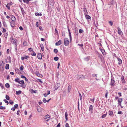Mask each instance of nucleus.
I'll use <instances>...</instances> for the list:
<instances>
[{
    "mask_svg": "<svg viewBox=\"0 0 127 127\" xmlns=\"http://www.w3.org/2000/svg\"><path fill=\"white\" fill-rule=\"evenodd\" d=\"M2 29H3V30L2 31V32H5L6 31V30L5 29L3 28H2Z\"/></svg>",
    "mask_w": 127,
    "mask_h": 127,
    "instance_id": "nucleus-57",
    "label": "nucleus"
},
{
    "mask_svg": "<svg viewBox=\"0 0 127 127\" xmlns=\"http://www.w3.org/2000/svg\"><path fill=\"white\" fill-rule=\"evenodd\" d=\"M3 25L4 26H5V27H7V25L6 24V22H5V21L3 22Z\"/></svg>",
    "mask_w": 127,
    "mask_h": 127,
    "instance_id": "nucleus-38",
    "label": "nucleus"
},
{
    "mask_svg": "<svg viewBox=\"0 0 127 127\" xmlns=\"http://www.w3.org/2000/svg\"><path fill=\"white\" fill-rule=\"evenodd\" d=\"M62 44V40H60L58 42H57L55 43V45L56 46H59Z\"/></svg>",
    "mask_w": 127,
    "mask_h": 127,
    "instance_id": "nucleus-6",
    "label": "nucleus"
},
{
    "mask_svg": "<svg viewBox=\"0 0 127 127\" xmlns=\"http://www.w3.org/2000/svg\"><path fill=\"white\" fill-rule=\"evenodd\" d=\"M37 58L39 59H42L41 54L40 53H39L37 55Z\"/></svg>",
    "mask_w": 127,
    "mask_h": 127,
    "instance_id": "nucleus-10",
    "label": "nucleus"
},
{
    "mask_svg": "<svg viewBox=\"0 0 127 127\" xmlns=\"http://www.w3.org/2000/svg\"><path fill=\"white\" fill-rule=\"evenodd\" d=\"M43 101L44 103H45L47 102V100L45 98H44L43 100Z\"/></svg>",
    "mask_w": 127,
    "mask_h": 127,
    "instance_id": "nucleus-44",
    "label": "nucleus"
},
{
    "mask_svg": "<svg viewBox=\"0 0 127 127\" xmlns=\"http://www.w3.org/2000/svg\"><path fill=\"white\" fill-rule=\"evenodd\" d=\"M10 5H9V4H8V3L7 4L6 6V7L9 10H10Z\"/></svg>",
    "mask_w": 127,
    "mask_h": 127,
    "instance_id": "nucleus-30",
    "label": "nucleus"
},
{
    "mask_svg": "<svg viewBox=\"0 0 127 127\" xmlns=\"http://www.w3.org/2000/svg\"><path fill=\"white\" fill-rule=\"evenodd\" d=\"M108 91H107L106 92V93L105 95V96L106 98H107V95H108Z\"/></svg>",
    "mask_w": 127,
    "mask_h": 127,
    "instance_id": "nucleus-42",
    "label": "nucleus"
},
{
    "mask_svg": "<svg viewBox=\"0 0 127 127\" xmlns=\"http://www.w3.org/2000/svg\"><path fill=\"white\" fill-rule=\"evenodd\" d=\"M19 28L20 29V30H23L22 27L21 26H20V27H19Z\"/></svg>",
    "mask_w": 127,
    "mask_h": 127,
    "instance_id": "nucleus-62",
    "label": "nucleus"
},
{
    "mask_svg": "<svg viewBox=\"0 0 127 127\" xmlns=\"http://www.w3.org/2000/svg\"><path fill=\"white\" fill-rule=\"evenodd\" d=\"M85 15L86 18L87 19H91V17L89 15H86V14Z\"/></svg>",
    "mask_w": 127,
    "mask_h": 127,
    "instance_id": "nucleus-17",
    "label": "nucleus"
},
{
    "mask_svg": "<svg viewBox=\"0 0 127 127\" xmlns=\"http://www.w3.org/2000/svg\"><path fill=\"white\" fill-rule=\"evenodd\" d=\"M16 19L14 16L13 15L11 16V20L13 21H14L16 20Z\"/></svg>",
    "mask_w": 127,
    "mask_h": 127,
    "instance_id": "nucleus-13",
    "label": "nucleus"
},
{
    "mask_svg": "<svg viewBox=\"0 0 127 127\" xmlns=\"http://www.w3.org/2000/svg\"><path fill=\"white\" fill-rule=\"evenodd\" d=\"M18 106V105L17 104H16L14 105V107L15 109Z\"/></svg>",
    "mask_w": 127,
    "mask_h": 127,
    "instance_id": "nucleus-49",
    "label": "nucleus"
},
{
    "mask_svg": "<svg viewBox=\"0 0 127 127\" xmlns=\"http://www.w3.org/2000/svg\"><path fill=\"white\" fill-rule=\"evenodd\" d=\"M60 127V124L59 123L57 125V127Z\"/></svg>",
    "mask_w": 127,
    "mask_h": 127,
    "instance_id": "nucleus-59",
    "label": "nucleus"
},
{
    "mask_svg": "<svg viewBox=\"0 0 127 127\" xmlns=\"http://www.w3.org/2000/svg\"><path fill=\"white\" fill-rule=\"evenodd\" d=\"M5 86L7 88H8L10 87L8 83H7L5 84Z\"/></svg>",
    "mask_w": 127,
    "mask_h": 127,
    "instance_id": "nucleus-29",
    "label": "nucleus"
},
{
    "mask_svg": "<svg viewBox=\"0 0 127 127\" xmlns=\"http://www.w3.org/2000/svg\"><path fill=\"white\" fill-rule=\"evenodd\" d=\"M123 101V99L122 98H119L118 100V105L121 106V102Z\"/></svg>",
    "mask_w": 127,
    "mask_h": 127,
    "instance_id": "nucleus-5",
    "label": "nucleus"
},
{
    "mask_svg": "<svg viewBox=\"0 0 127 127\" xmlns=\"http://www.w3.org/2000/svg\"><path fill=\"white\" fill-rule=\"evenodd\" d=\"M59 59V58L58 57H55L54 58V59L55 61H57Z\"/></svg>",
    "mask_w": 127,
    "mask_h": 127,
    "instance_id": "nucleus-35",
    "label": "nucleus"
},
{
    "mask_svg": "<svg viewBox=\"0 0 127 127\" xmlns=\"http://www.w3.org/2000/svg\"><path fill=\"white\" fill-rule=\"evenodd\" d=\"M40 47L41 48V50L43 51L44 50V48L43 44H41L40 45Z\"/></svg>",
    "mask_w": 127,
    "mask_h": 127,
    "instance_id": "nucleus-23",
    "label": "nucleus"
},
{
    "mask_svg": "<svg viewBox=\"0 0 127 127\" xmlns=\"http://www.w3.org/2000/svg\"><path fill=\"white\" fill-rule=\"evenodd\" d=\"M5 98L7 100H9L10 99L9 97L7 95H6Z\"/></svg>",
    "mask_w": 127,
    "mask_h": 127,
    "instance_id": "nucleus-32",
    "label": "nucleus"
},
{
    "mask_svg": "<svg viewBox=\"0 0 127 127\" xmlns=\"http://www.w3.org/2000/svg\"><path fill=\"white\" fill-rule=\"evenodd\" d=\"M23 68L24 67L22 65H21L20 67V70L21 71H22Z\"/></svg>",
    "mask_w": 127,
    "mask_h": 127,
    "instance_id": "nucleus-40",
    "label": "nucleus"
},
{
    "mask_svg": "<svg viewBox=\"0 0 127 127\" xmlns=\"http://www.w3.org/2000/svg\"><path fill=\"white\" fill-rule=\"evenodd\" d=\"M3 101L5 102L7 104V105H8V101L6 100L5 99H4L3 100Z\"/></svg>",
    "mask_w": 127,
    "mask_h": 127,
    "instance_id": "nucleus-43",
    "label": "nucleus"
},
{
    "mask_svg": "<svg viewBox=\"0 0 127 127\" xmlns=\"http://www.w3.org/2000/svg\"><path fill=\"white\" fill-rule=\"evenodd\" d=\"M10 24L11 25V26L12 27H13L15 26V25L14 23L13 22H11L10 23Z\"/></svg>",
    "mask_w": 127,
    "mask_h": 127,
    "instance_id": "nucleus-14",
    "label": "nucleus"
},
{
    "mask_svg": "<svg viewBox=\"0 0 127 127\" xmlns=\"http://www.w3.org/2000/svg\"><path fill=\"white\" fill-rule=\"evenodd\" d=\"M101 52L103 55H104L105 54V51L104 49H101L100 50Z\"/></svg>",
    "mask_w": 127,
    "mask_h": 127,
    "instance_id": "nucleus-31",
    "label": "nucleus"
},
{
    "mask_svg": "<svg viewBox=\"0 0 127 127\" xmlns=\"http://www.w3.org/2000/svg\"><path fill=\"white\" fill-rule=\"evenodd\" d=\"M97 74H93L92 75V76L93 77H97Z\"/></svg>",
    "mask_w": 127,
    "mask_h": 127,
    "instance_id": "nucleus-46",
    "label": "nucleus"
},
{
    "mask_svg": "<svg viewBox=\"0 0 127 127\" xmlns=\"http://www.w3.org/2000/svg\"><path fill=\"white\" fill-rule=\"evenodd\" d=\"M78 45H79L81 47H82L83 46V44H78Z\"/></svg>",
    "mask_w": 127,
    "mask_h": 127,
    "instance_id": "nucleus-60",
    "label": "nucleus"
},
{
    "mask_svg": "<svg viewBox=\"0 0 127 127\" xmlns=\"http://www.w3.org/2000/svg\"><path fill=\"white\" fill-rule=\"evenodd\" d=\"M109 114V115H111L113 114V112L112 111H110Z\"/></svg>",
    "mask_w": 127,
    "mask_h": 127,
    "instance_id": "nucleus-50",
    "label": "nucleus"
},
{
    "mask_svg": "<svg viewBox=\"0 0 127 127\" xmlns=\"http://www.w3.org/2000/svg\"><path fill=\"white\" fill-rule=\"evenodd\" d=\"M109 24L111 26H112L113 25V22L112 21H109Z\"/></svg>",
    "mask_w": 127,
    "mask_h": 127,
    "instance_id": "nucleus-33",
    "label": "nucleus"
},
{
    "mask_svg": "<svg viewBox=\"0 0 127 127\" xmlns=\"http://www.w3.org/2000/svg\"><path fill=\"white\" fill-rule=\"evenodd\" d=\"M17 44L15 45V50L16 51L17 50Z\"/></svg>",
    "mask_w": 127,
    "mask_h": 127,
    "instance_id": "nucleus-51",
    "label": "nucleus"
},
{
    "mask_svg": "<svg viewBox=\"0 0 127 127\" xmlns=\"http://www.w3.org/2000/svg\"><path fill=\"white\" fill-rule=\"evenodd\" d=\"M21 93L22 91L20 90L16 91V94L17 95H18L20 94H21Z\"/></svg>",
    "mask_w": 127,
    "mask_h": 127,
    "instance_id": "nucleus-18",
    "label": "nucleus"
},
{
    "mask_svg": "<svg viewBox=\"0 0 127 127\" xmlns=\"http://www.w3.org/2000/svg\"><path fill=\"white\" fill-rule=\"evenodd\" d=\"M35 15L37 16H39V14L38 13H36L35 14Z\"/></svg>",
    "mask_w": 127,
    "mask_h": 127,
    "instance_id": "nucleus-48",
    "label": "nucleus"
},
{
    "mask_svg": "<svg viewBox=\"0 0 127 127\" xmlns=\"http://www.w3.org/2000/svg\"><path fill=\"white\" fill-rule=\"evenodd\" d=\"M84 31L82 29H81L79 30V32L80 33H81L83 32Z\"/></svg>",
    "mask_w": 127,
    "mask_h": 127,
    "instance_id": "nucleus-36",
    "label": "nucleus"
},
{
    "mask_svg": "<svg viewBox=\"0 0 127 127\" xmlns=\"http://www.w3.org/2000/svg\"><path fill=\"white\" fill-rule=\"evenodd\" d=\"M29 50L30 52H31L32 50V49L31 48L29 49Z\"/></svg>",
    "mask_w": 127,
    "mask_h": 127,
    "instance_id": "nucleus-56",
    "label": "nucleus"
},
{
    "mask_svg": "<svg viewBox=\"0 0 127 127\" xmlns=\"http://www.w3.org/2000/svg\"><path fill=\"white\" fill-rule=\"evenodd\" d=\"M24 84H21V85H20V86L23 88H24L26 87V85H24Z\"/></svg>",
    "mask_w": 127,
    "mask_h": 127,
    "instance_id": "nucleus-39",
    "label": "nucleus"
},
{
    "mask_svg": "<svg viewBox=\"0 0 127 127\" xmlns=\"http://www.w3.org/2000/svg\"><path fill=\"white\" fill-rule=\"evenodd\" d=\"M36 25L37 27H38V22H37L36 23Z\"/></svg>",
    "mask_w": 127,
    "mask_h": 127,
    "instance_id": "nucleus-63",
    "label": "nucleus"
},
{
    "mask_svg": "<svg viewBox=\"0 0 127 127\" xmlns=\"http://www.w3.org/2000/svg\"><path fill=\"white\" fill-rule=\"evenodd\" d=\"M86 61H88L89 60V59L88 57L85 58L84 59Z\"/></svg>",
    "mask_w": 127,
    "mask_h": 127,
    "instance_id": "nucleus-45",
    "label": "nucleus"
},
{
    "mask_svg": "<svg viewBox=\"0 0 127 127\" xmlns=\"http://www.w3.org/2000/svg\"><path fill=\"white\" fill-rule=\"evenodd\" d=\"M9 103L11 105H12L13 104V102L12 101H9Z\"/></svg>",
    "mask_w": 127,
    "mask_h": 127,
    "instance_id": "nucleus-55",
    "label": "nucleus"
},
{
    "mask_svg": "<svg viewBox=\"0 0 127 127\" xmlns=\"http://www.w3.org/2000/svg\"><path fill=\"white\" fill-rule=\"evenodd\" d=\"M36 55V54L34 52L33 53H32V55L33 56H35Z\"/></svg>",
    "mask_w": 127,
    "mask_h": 127,
    "instance_id": "nucleus-61",
    "label": "nucleus"
},
{
    "mask_svg": "<svg viewBox=\"0 0 127 127\" xmlns=\"http://www.w3.org/2000/svg\"><path fill=\"white\" fill-rule=\"evenodd\" d=\"M83 11L85 12V14H87V13H85L86 12H87L86 9L85 8L84 9Z\"/></svg>",
    "mask_w": 127,
    "mask_h": 127,
    "instance_id": "nucleus-47",
    "label": "nucleus"
},
{
    "mask_svg": "<svg viewBox=\"0 0 127 127\" xmlns=\"http://www.w3.org/2000/svg\"><path fill=\"white\" fill-rule=\"evenodd\" d=\"M29 58V57L28 56H25L21 57V60H24V59H27Z\"/></svg>",
    "mask_w": 127,
    "mask_h": 127,
    "instance_id": "nucleus-7",
    "label": "nucleus"
},
{
    "mask_svg": "<svg viewBox=\"0 0 127 127\" xmlns=\"http://www.w3.org/2000/svg\"><path fill=\"white\" fill-rule=\"evenodd\" d=\"M0 86L1 87L2 89H3L4 88V87L0 83Z\"/></svg>",
    "mask_w": 127,
    "mask_h": 127,
    "instance_id": "nucleus-54",
    "label": "nucleus"
},
{
    "mask_svg": "<svg viewBox=\"0 0 127 127\" xmlns=\"http://www.w3.org/2000/svg\"><path fill=\"white\" fill-rule=\"evenodd\" d=\"M106 115H107L106 114H103L102 116V118H104L105 117H106Z\"/></svg>",
    "mask_w": 127,
    "mask_h": 127,
    "instance_id": "nucleus-37",
    "label": "nucleus"
},
{
    "mask_svg": "<svg viewBox=\"0 0 127 127\" xmlns=\"http://www.w3.org/2000/svg\"><path fill=\"white\" fill-rule=\"evenodd\" d=\"M64 44L65 46L68 45L69 44V41L68 38H65L64 39Z\"/></svg>",
    "mask_w": 127,
    "mask_h": 127,
    "instance_id": "nucleus-1",
    "label": "nucleus"
},
{
    "mask_svg": "<svg viewBox=\"0 0 127 127\" xmlns=\"http://www.w3.org/2000/svg\"><path fill=\"white\" fill-rule=\"evenodd\" d=\"M37 110L38 112H40L42 111V109L40 107H39L37 108Z\"/></svg>",
    "mask_w": 127,
    "mask_h": 127,
    "instance_id": "nucleus-20",
    "label": "nucleus"
},
{
    "mask_svg": "<svg viewBox=\"0 0 127 127\" xmlns=\"http://www.w3.org/2000/svg\"><path fill=\"white\" fill-rule=\"evenodd\" d=\"M122 79V81L123 83H125V80L124 79V77L123 76H122L121 77V78Z\"/></svg>",
    "mask_w": 127,
    "mask_h": 127,
    "instance_id": "nucleus-21",
    "label": "nucleus"
},
{
    "mask_svg": "<svg viewBox=\"0 0 127 127\" xmlns=\"http://www.w3.org/2000/svg\"><path fill=\"white\" fill-rule=\"evenodd\" d=\"M11 42H12L13 44H15V45H17V43L16 41L15 40H13V41H12L11 40Z\"/></svg>",
    "mask_w": 127,
    "mask_h": 127,
    "instance_id": "nucleus-26",
    "label": "nucleus"
},
{
    "mask_svg": "<svg viewBox=\"0 0 127 127\" xmlns=\"http://www.w3.org/2000/svg\"><path fill=\"white\" fill-rule=\"evenodd\" d=\"M77 77L78 78L83 79L84 78V77L82 75H77Z\"/></svg>",
    "mask_w": 127,
    "mask_h": 127,
    "instance_id": "nucleus-12",
    "label": "nucleus"
},
{
    "mask_svg": "<svg viewBox=\"0 0 127 127\" xmlns=\"http://www.w3.org/2000/svg\"><path fill=\"white\" fill-rule=\"evenodd\" d=\"M20 81V80L19 78H16L15 79V81L16 82L18 83V82H19Z\"/></svg>",
    "mask_w": 127,
    "mask_h": 127,
    "instance_id": "nucleus-27",
    "label": "nucleus"
},
{
    "mask_svg": "<svg viewBox=\"0 0 127 127\" xmlns=\"http://www.w3.org/2000/svg\"><path fill=\"white\" fill-rule=\"evenodd\" d=\"M67 116L68 114L67 112H65V118L66 121H67L68 120Z\"/></svg>",
    "mask_w": 127,
    "mask_h": 127,
    "instance_id": "nucleus-15",
    "label": "nucleus"
},
{
    "mask_svg": "<svg viewBox=\"0 0 127 127\" xmlns=\"http://www.w3.org/2000/svg\"><path fill=\"white\" fill-rule=\"evenodd\" d=\"M117 59L118 61V64H122V60L119 57H117Z\"/></svg>",
    "mask_w": 127,
    "mask_h": 127,
    "instance_id": "nucleus-8",
    "label": "nucleus"
},
{
    "mask_svg": "<svg viewBox=\"0 0 127 127\" xmlns=\"http://www.w3.org/2000/svg\"><path fill=\"white\" fill-rule=\"evenodd\" d=\"M20 112V110H18L17 111V115H18L19 116L20 115V114H19Z\"/></svg>",
    "mask_w": 127,
    "mask_h": 127,
    "instance_id": "nucleus-53",
    "label": "nucleus"
},
{
    "mask_svg": "<svg viewBox=\"0 0 127 127\" xmlns=\"http://www.w3.org/2000/svg\"><path fill=\"white\" fill-rule=\"evenodd\" d=\"M65 126L66 127H70L69 126V125L68 123H66Z\"/></svg>",
    "mask_w": 127,
    "mask_h": 127,
    "instance_id": "nucleus-52",
    "label": "nucleus"
},
{
    "mask_svg": "<svg viewBox=\"0 0 127 127\" xmlns=\"http://www.w3.org/2000/svg\"><path fill=\"white\" fill-rule=\"evenodd\" d=\"M93 110V106L92 105H91L89 107V111H91V112H92Z\"/></svg>",
    "mask_w": 127,
    "mask_h": 127,
    "instance_id": "nucleus-11",
    "label": "nucleus"
},
{
    "mask_svg": "<svg viewBox=\"0 0 127 127\" xmlns=\"http://www.w3.org/2000/svg\"><path fill=\"white\" fill-rule=\"evenodd\" d=\"M60 86V83H57L54 87L55 90H57Z\"/></svg>",
    "mask_w": 127,
    "mask_h": 127,
    "instance_id": "nucleus-3",
    "label": "nucleus"
},
{
    "mask_svg": "<svg viewBox=\"0 0 127 127\" xmlns=\"http://www.w3.org/2000/svg\"><path fill=\"white\" fill-rule=\"evenodd\" d=\"M54 51L55 53L57 54L58 52V51L57 49H55L54 50Z\"/></svg>",
    "mask_w": 127,
    "mask_h": 127,
    "instance_id": "nucleus-28",
    "label": "nucleus"
},
{
    "mask_svg": "<svg viewBox=\"0 0 127 127\" xmlns=\"http://www.w3.org/2000/svg\"><path fill=\"white\" fill-rule=\"evenodd\" d=\"M18 83L20 84H24V81L23 80H22L21 81H19V82H18Z\"/></svg>",
    "mask_w": 127,
    "mask_h": 127,
    "instance_id": "nucleus-24",
    "label": "nucleus"
},
{
    "mask_svg": "<svg viewBox=\"0 0 127 127\" xmlns=\"http://www.w3.org/2000/svg\"><path fill=\"white\" fill-rule=\"evenodd\" d=\"M115 81L114 80V78L113 77L112 78L110 85L112 86H113L115 85Z\"/></svg>",
    "mask_w": 127,
    "mask_h": 127,
    "instance_id": "nucleus-2",
    "label": "nucleus"
},
{
    "mask_svg": "<svg viewBox=\"0 0 127 127\" xmlns=\"http://www.w3.org/2000/svg\"><path fill=\"white\" fill-rule=\"evenodd\" d=\"M50 119V116L48 115H47L45 116L44 120L46 121H48Z\"/></svg>",
    "mask_w": 127,
    "mask_h": 127,
    "instance_id": "nucleus-4",
    "label": "nucleus"
},
{
    "mask_svg": "<svg viewBox=\"0 0 127 127\" xmlns=\"http://www.w3.org/2000/svg\"><path fill=\"white\" fill-rule=\"evenodd\" d=\"M71 88V86L69 85L68 86L67 89V92H68L69 93Z\"/></svg>",
    "mask_w": 127,
    "mask_h": 127,
    "instance_id": "nucleus-16",
    "label": "nucleus"
},
{
    "mask_svg": "<svg viewBox=\"0 0 127 127\" xmlns=\"http://www.w3.org/2000/svg\"><path fill=\"white\" fill-rule=\"evenodd\" d=\"M122 112L121 111H119L118 112V114H122Z\"/></svg>",
    "mask_w": 127,
    "mask_h": 127,
    "instance_id": "nucleus-58",
    "label": "nucleus"
},
{
    "mask_svg": "<svg viewBox=\"0 0 127 127\" xmlns=\"http://www.w3.org/2000/svg\"><path fill=\"white\" fill-rule=\"evenodd\" d=\"M9 68V65L8 64H7L5 66V69H8Z\"/></svg>",
    "mask_w": 127,
    "mask_h": 127,
    "instance_id": "nucleus-25",
    "label": "nucleus"
},
{
    "mask_svg": "<svg viewBox=\"0 0 127 127\" xmlns=\"http://www.w3.org/2000/svg\"><path fill=\"white\" fill-rule=\"evenodd\" d=\"M15 109L14 107H12L11 108V110H13V111H14L15 110Z\"/></svg>",
    "mask_w": 127,
    "mask_h": 127,
    "instance_id": "nucleus-64",
    "label": "nucleus"
},
{
    "mask_svg": "<svg viewBox=\"0 0 127 127\" xmlns=\"http://www.w3.org/2000/svg\"><path fill=\"white\" fill-rule=\"evenodd\" d=\"M118 29V34L120 35L121 34V32H122L120 28L118 27L117 28Z\"/></svg>",
    "mask_w": 127,
    "mask_h": 127,
    "instance_id": "nucleus-9",
    "label": "nucleus"
},
{
    "mask_svg": "<svg viewBox=\"0 0 127 127\" xmlns=\"http://www.w3.org/2000/svg\"><path fill=\"white\" fill-rule=\"evenodd\" d=\"M20 8L22 12V13L23 15L25 13V11H24L23 8L22 7H21Z\"/></svg>",
    "mask_w": 127,
    "mask_h": 127,
    "instance_id": "nucleus-19",
    "label": "nucleus"
},
{
    "mask_svg": "<svg viewBox=\"0 0 127 127\" xmlns=\"http://www.w3.org/2000/svg\"><path fill=\"white\" fill-rule=\"evenodd\" d=\"M30 0H23V1L25 2L28 3Z\"/></svg>",
    "mask_w": 127,
    "mask_h": 127,
    "instance_id": "nucleus-34",
    "label": "nucleus"
},
{
    "mask_svg": "<svg viewBox=\"0 0 127 127\" xmlns=\"http://www.w3.org/2000/svg\"><path fill=\"white\" fill-rule=\"evenodd\" d=\"M16 72L18 74H19L20 73V71L19 70L18 68H16L15 70Z\"/></svg>",
    "mask_w": 127,
    "mask_h": 127,
    "instance_id": "nucleus-22",
    "label": "nucleus"
},
{
    "mask_svg": "<svg viewBox=\"0 0 127 127\" xmlns=\"http://www.w3.org/2000/svg\"><path fill=\"white\" fill-rule=\"evenodd\" d=\"M69 38L70 41H71L72 40V37H71V33L69 34Z\"/></svg>",
    "mask_w": 127,
    "mask_h": 127,
    "instance_id": "nucleus-41",
    "label": "nucleus"
}]
</instances>
